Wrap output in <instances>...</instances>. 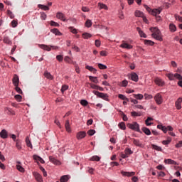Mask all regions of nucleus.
<instances>
[{
	"label": "nucleus",
	"instance_id": "obj_61",
	"mask_svg": "<svg viewBox=\"0 0 182 182\" xmlns=\"http://www.w3.org/2000/svg\"><path fill=\"white\" fill-rule=\"evenodd\" d=\"M56 59L58 62H62L63 60V55H58L56 56Z\"/></svg>",
	"mask_w": 182,
	"mask_h": 182
},
{
	"label": "nucleus",
	"instance_id": "obj_33",
	"mask_svg": "<svg viewBox=\"0 0 182 182\" xmlns=\"http://www.w3.org/2000/svg\"><path fill=\"white\" fill-rule=\"evenodd\" d=\"M85 69H87V70H90V72H92V73H96V72H97L95 68L89 65H86Z\"/></svg>",
	"mask_w": 182,
	"mask_h": 182
},
{
	"label": "nucleus",
	"instance_id": "obj_59",
	"mask_svg": "<svg viewBox=\"0 0 182 182\" xmlns=\"http://www.w3.org/2000/svg\"><path fill=\"white\" fill-rule=\"evenodd\" d=\"M129 84V82L127 80H124L122 82V87H126V86H127V85Z\"/></svg>",
	"mask_w": 182,
	"mask_h": 182
},
{
	"label": "nucleus",
	"instance_id": "obj_28",
	"mask_svg": "<svg viewBox=\"0 0 182 182\" xmlns=\"http://www.w3.org/2000/svg\"><path fill=\"white\" fill-rule=\"evenodd\" d=\"M141 130L146 134V136H150V134H151V132L147 127H142Z\"/></svg>",
	"mask_w": 182,
	"mask_h": 182
},
{
	"label": "nucleus",
	"instance_id": "obj_47",
	"mask_svg": "<svg viewBox=\"0 0 182 182\" xmlns=\"http://www.w3.org/2000/svg\"><path fill=\"white\" fill-rule=\"evenodd\" d=\"M118 97H119V99H121L122 100H126V102H129V98L126 97V96H124L122 94H119L118 95Z\"/></svg>",
	"mask_w": 182,
	"mask_h": 182
},
{
	"label": "nucleus",
	"instance_id": "obj_48",
	"mask_svg": "<svg viewBox=\"0 0 182 182\" xmlns=\"http://www.w3.org/2000/svg\"><path fill=\"white\" fill-rule=\"evenodd\" d=\"M151 147L152 149H154V150H157V151H161V147L155 145V144H151Z\"/></svg>",
	"mask_w": 182,
	"mask_h": 182
},
{
	"label": "nucleus",
	"instance_id": "obj_5",
	"mask_svg": "<svg viewBox=\"0 0 182 182\" xmlns=\"http://www.w3.org/2000/svg\"><path fill=\"white\" fill-rule=\"evenodd\" d=\"M38 46L39 48H41V49H43V50H47V52H50V50H52V48L54 50H56V49H59V47L58 46H50V47L49 46L45 44H39Z\"/></svg>",
	"mask_w": 182,
	"mask_h": 182
},
{
	"label": "nucleus",
	"instance_id": "obj_8",
	"mask_svg": "<svg viewBox=\"0 0 182 182\" xmlns=\"http://www.w3.org/2000/svg\"><path fill=\"white\" fill-rule=\"evenodd\" d=\"M33 176L35 177L36 181L38 182H43V178H42V175H41L38 172H33Z\"/></svg>",
	"mask_w": 182,
	"mask_h": 182
},
{
	"label": "nucleus",
	"instance_id": "obj_54",
	"mask_svg": "<svg viewBox=\"0 0 182 182\" xmlns=\"http://www.w3.org/2000/svg\"><path fill=\"white\" fill-rule=\"evenodd\" d=\"M80 105H82V106H87V105H89V102H87L86 100H82L80 101Z\"/></svg>",
	"mask_w": 182,
	"mask_h": 182
},
{
	"label": "nucleus",
	"instance_id": "obj_63",
	"mask_svg": "<svg viewBox=\"0 0 182 182\" xmlns=\"http://www.w3.org/2000/svg\"><path fill=\"white\" fill-rule=\"evenodd\" d=\"M70 32H72V33H77V30H76V28H73V27H70L69 28Z\"/></svg>",
	"mask_w": 182,
	"mask_h": 182
},
{
	"label": "nucleus",
	"instance_id": "obj_31",
	"mask_svg": "<svg viewBox=\"0 0 182 182\" xmlns=\"http://www.w3.org/2000/svg\"><path fill=\"white\" fill-rule=\"evenodd\" d=\"M98 6L100 9H105V11H107L109 9L107 6L103 3H98Z\"/></svg>",
	"mask_w": 182,
	"mask_h": 182
},
{
	"label": "nucleus",
	"instance_id": "obj_2",
	"mask_svg": "<svg viewBox=\"0 0 182 182\" xmlns=\"http://www.w3.org/2000/svg\"><path fill=\"white\" fill-rule=\"evenodd\" d=\"M127 127L134 132L141 133V131H140V125L136 122H134L132 124H127Z\"/></svg>",
	"mask_w": 182,
	"mask_h": 182
},
{
	"label": "nucleus",
	"instance_id": "obj_7",
	"mask_svg": "<svg viewBox=\"0 0 182 182\" xmlns=\"http://www.w3.org/2000/svg\"><path fill=\"white\" fill-rule=\"evenodd\" d=\"M154 100L156 104L161 105L163 103V96H161V94L158 93L154 96Z\"/></svg>",
	"mask_w": 182,
	"mask_h": 182
},
{
	"label": "nucleus",
	"instance_id": "obj_4",
	"mask_svg": "<svg viewBox=\"0 0 182 182\" xmlns=\"http://www.w3.org/2000/svg\"><path fill=\"white\" fill-rule=\"evenodd\" d=\"M166 76L170 80H176V79H178V80H182V76L178 73H175V74L168 73V74H166Z\"/></svg>",
	"mask_w": 182,
	"mask_h": 182
},
{
	"label": "nucleus",
	"instance_id": "obj_36",
	"mask_svg": "<svg viewBox=\"0 0 182 182\" xmlns=\"http://www.w3.org/2000/svg\"><path fill=\"white\" fill-rule=\"evenodd\" d=\"M69 180V176L68 175H64L60 179V182H66Z\"/></svg>",
	"mask_w": 182,
	"mask_h": 182
},
{
	"label": "nucleus",
	"instance_id": "obj_57",
	"mask_svg": "<svg viewBox=\"0 0 182 182\" xmlns=\"http://www.w3.org/2000/svg\"><path fill=\"white\" fill-rule=\"evenodd\" d=\"M91 89H95V90H97L99 85H96L95 84L89 83Z\"/></svg>",
	"mask_w": 182,
	"mask_h": 182
},
{
	"label": "nucleus",
	"instance_id": "obj_32",
	"mask_svg": "<svg viewBox=\"0 0 182 182\" xmlns=\"http://www.w3.org/2000/svg\"><path fill=\"white\" fill-rule=\"evenodd\" d=\"M50 31L55 35H57L58 36H62V33H60V31H59L58 28L51 29Z\"/></svg>",
	"mask_w": 182,
	"mask_h": 182
},
{
	"label": "nucleus",
	"instance_id": "obj_52",
	"mask_svg": "<svg viewBox=\"0 0 182 182\" xmlns=\"http://www.w3.org/2000/svg\"><path fill=\"white\" fill-rule=\"evenodd\" d=\"M14 98L16 99V100H17V102H21L22 100V96L20 95H15Z\"/></svg>",
	"mask_w": 182,
	"mask_h": 182
},
{
	"label": "nucleus",
	"instance_id": "obj_45",
	"mask_svg": "<svg viewBox=\"0 0 182 182\" xmlns=\"http://www.w3.org/2000/svg\"><path fill=\"white\" fill-rule=\"evenodd\" d=\"M145 45H149V46H153L154 45V42L150 40H144Z\"/></svg>",
	"mask_w": 182,
	"mask_h": 182
},
{
	"label": "nucleus",
	"instance_id": "obj_15",
	"mask_svg": "<svg viewBox=\"0 0 182 182\" xmlns=\"http://www.w3.org/2000/svg\"><path fill=\"white\" fill-rule=\"evenodd\" d=\"M154 82L158 86H164V81H163V80H161V78H159V77L155 78Z\"/></svg>",
	"mask_w": 182,
	"mask_h": 182
},
{
	"label": "nucleus",
	"instance_id": "obj_24",
	"mask_svg": "<svg viewBox=\"0 0 182 182\" xmlns=\"http://www.w3.org/2000/svg\"><path fill=\"white\" fill-rule=\"evenodd\" d=\"M164 163H166V164H173L174 166L177 165V162L173 159H165Z\"/></svg>",
	"mask_w": 182,
	"mask_h": 182
},
{
	"label": "nucleus",
	"instance_id": "obj_62",
	"mask_svg": "<svg viewBox=\"0 0 182 182\" xmlns=\"http://www.w3.org/2000/svg\"><path fill=\"white\" fill-rule=\"evenodd\" d=\"M50 25L51 26H55V27L59 26V23H56V22H55V21H51L50 22Z\"/></svg>",
	"mask_w": 182,
	"mask_h": 182
},
{
	"label": "nucleus",
	"instance_id": "obj_51",
	"mask_svg": "<svg viewBox=\"0 0 182 182\" xmlns=\"http://www.w3.org/2000/svg\"><path fill=\"white\" fill-rule=\"evenodd\" d=\"M11 26L12 28H16L18 26V21L13 20L11 21Z\"/></svg>",
	"mask_w": 182,
	"mask_h": 182
},
{
	"label": "nucleus",
	"instance_id": "obj_55",
	"mask_svg": "<svg viewBox=\"0 0 182 182\" xmlns=\"http://www.w3.org/2000/svg\"><path fill=\"white\" fill-rule=\"evenodd\" d=\"M85 26H87V28H90V26H92V21L87 20L85 22Z\"/></svg>",
	"mask_w": 182,
	"mask_h": 182
},
{
	"label": "nucleus",
	"instance_id": "obj_34",
	"mask_svg": "<svg viewBox=\"0 0 182 182\" xmlns=\"http://www.w3.org/2000/svg\"><path fill=\"white\" fill-rule=\"evenodd\" d=\"M38 7L40 8V9H43V11H49V6H48L38 4Z\"/></svg>",
	"mask_w": 182,
	"mask_h": 182
},
{
	"label": "nucleus",
	"instance_id": "obj_18",
	"mask_svg": "<svg viewBox=\"0 0 182 182\" xmlns=\"http://www.w3.org/2000/svg\"><path fill=\"white\" fill-rule=\"evenodd\" d=\"M56 18H58V19H60V21H63V22L66 21V18H65V14L61 12L57 13Z\"/></svg>",
	"mask_w": 182,
	"mask_h": 182
},
{
	"label": "nucleus",
	"instance_id": "obj_35",
	"mask_svg": "<svg viewBox=\"0 0 182 182\" xmlns=\"http://www.w3.org/2000/svg\"><path fill=\"white\" fill-rule=\"evenodd\" d=\"M89 79H90V80H91V82H93V83H95V84L99 83V80H97V77H96L89 76Z\"/></svg>",
	"mask_w": 182,
	"mask_h": 182
},
{
	"label": "nucleus",
	"instance_id": "obj_16",
	"mask_svg": "<svg viewBox=\"0 0 182 182\" xmlns=\"http://www.w3.org/2000/svg\"><path fill=\"white\" fill-rule=\"evenodd\" d=\"M49 160L51 163H53V164H55L56 166H59V164H60V161L55 159L53 156H49Z\"/></svg>",
	"mask_w": 182,
	"mask_h": 182
},
{
	"label": "nucleus",
	"instance_id": "obj_38",
	"mask_svg": "<svg viewBox=\"0 0 182 182\" xmlns=\"http://www.w3.org/2000/svg\"><path fill=\"white\" fill-rule=\"evenodd\" d=\"M169 29L171 32H176L177 27H176V25L171 23L169 25Z\"/></svg>",
	"mask_w": 182,
	"mask_h": 182
},
{
	"label": "nucleus",
	"instance_id": "obj_14",
	"mask_svg": "<svg viewBox=\"0 0 182 182\" xmlns=\"http://www.w3.org/2000/svg\"><path fill=\"white\" fill-rule=\"evenodd\" d=\"M122 176L125 177H133L136 174V172H126V171H121Z\"/></svg>",
	"mask_w": 182,
	"mask_h": 182
},
{
	"label": "nucleus",
	"instance_id": "obj_23",
	"mask_svg": "<svg viewBox=\"0 0 182 182\" xmlns=\"http://www.w3.org/2000/svg\"><path fill=\"white\" fill-rule=\"evenodd\" d=\"M64 61L66 62L67 63H70L73 65H75L76 63V62H74L73 60H72V58L69 56H65L64 58Z\"/></svg>",
	"mask_w": 182,
	"mask_h": 182
},
{
	"label": "nucleus",
	"instance_id": "obj_26",
	"mask_svg": "<svg viewBox=\"0 0 182 182\" xmlns=\"http://www.w3.org/2000/svg\"><path fill=\"white\" fill-rule=\"evenodd\" d=\"M65 130H66L68 133H70V132H72V130L70 129V124H69V120H67V121L65 122Z\"/></svg>",
	"mask_w": 182,
	"mask_h": 182
},
{
	"label": "nucleus",
	"instance_id": "obj_41",
	"mask_svg": "<svg viewBox=\"0 0 182 182\" xmlns=\"http://www.w3.org/2000/svg\"><path fill=\"white\" fill-rule=\"evenodd\" d=\"M133 96L135 99H137L138 100H141V99H143L144 97L143 95L141 94H134Z\"/></svg>",
	"mask_w": 182,
	"mask_h": 182
},
{
	"label": "nucleus",
	"instance_id": "obj_29",
	"mask_svg": "<svg viewBox=\"0 0 182 182\" xmlns=\"http://www.w3.org/2000/svg\"><path fill=\"white\" fill-rule=\"evenodd\" d=\"M135 16L137 18H143L144 16V14L139 10L135 11Z\"/></svg>",
	"mask_w": 182,
	"mask_h": 182
},
{
	"label": "nucleus",
	"instance_id": "obj_13",
	"mask_svg": "<svg viewBox=\"0 0 182 182\" xmlns=\"http://www.w3.org/2000/svg\"><path fill=\"white\" fill-rule=\"evenodd\" d=\"M182 97H179L175 102V107L178 110L181 109Z\"/></svg>",
	"mask_w": 182,
	"mask_h": 182
},
{
	"label": "nucleus",
	"instance_id": "obj_1",
	"mask_svg": "<svg viewBox=\"0 0 182 182\" xmlns=\"http://www.w3.org/2000/svg\"><path fill=\"white\" fill-rule=\"evenodd\" d=\"M151 32H152V38H154V39H156V41H159L160 42L163 41V37L161 36V32L160 30L157 28H150L149 29Z\"/></svg>",
	"mask_w": 182,
	"mask_h": 182
},
{
	"label": "nucleus",
	"instance_id": "obj_17",
	"mask_svg": "<svg viewBox=\"0 0 182 182\" xmlns=\"http://www.w3.org/2000/svg\"><path fill=\"white\" fill-rule=\"evenodd\" d=\"M4 43H6V45H12V41H11V38H9L7 36H4L3 38Z\"/></svg>",
	"mask_w": 182,
	"mask_h": 182
},
{
	"label": "nucleus",
	"instance_id": "obj_44",
	"mask_svg": "<svg viewBox=\"0 0 182 182\" xmlns=\"http://www.w3.org/2000/svg\"><path fill=\"white\" fill-rule=\"evenodd\" d=\"M91 161H100V157L98 156H93L90 158Z\"/></svg>",
	"mask_w": 182,
	"mask_h": 182
},
{
	"label": "nucleus",
	"instance_id": "obj_37",
	"mask_svg": "<svg viewBox=\"0 0 182 182\" xmlns=\"http://www.w3.org/2000/svg\"><path fill=\"white\" fill-rule=\"evenodd\" d=\"M6 111L7 112V114H11L12 116H15L16 114L15 111L11 108H6Z\"/></svg>",
	"mask_w": 182,
	"mask_h": 182
},
{
	"label": "nucleus",
	"instance_id": "obj_19",
	"mask_svg": "<svg viewBox=\"0 0 182 182\" xmlns=\"http://www.w3.org/2000/svg\"><path fill=\"white\" fill-rule=\"evenodd\" d=\"M33 159L36 160V161H40V163H41L42 164H45V161L41 156L38 155H33Z\"/></svg>",
	"mask_w": 182,
	"mask_h": 182
},
{
	"label": "nucleus",
	"instance_id": "obj_21",
	"mask_svg": "<svg viewBox=\"0 0 182 182\" xmlns=\"http://www.w3.org/2000/svg\"><path fill=\"white\" fill-rule=\"evenodd\" d=\"M136 31L139 33L141 38H147V35H146V33H144V32L141 31V28H140L139 27H137Z\"/></svg>",
	"mask_w": 182,
	"mask_h": 182
},
{
	"label": "nucleus",
	"instance_id": "obj_20",
	"mask_svg": "<svg viewBox=\"0 0 182 182\" xmlns=\"http://www.w3.org/2000/svg\"><path fill=\"white\" fill-rule=\"evenodd\" d=\"M16 167L17 170H18V171H20L21 173H25V168L22 167L20 161H17V165L16 166Z\"/></svg>",
	"mask_w": 182,
	"mask_h": 182
},
{
	"label": "nucleus",
	"instance_id": "obj_43",
	"mask_svg": "<svg viewBox=\"0 0 182 182\" xmlns=\"http://www.w3.org/2000/svg\"><path fill=\"white\" fill-rule=\"evenodd\" d=\"M118 127H119V129H121L122 130H126V124L124 122H120L118 124Z\"/></svg>",
	"mask_w": 182,
	"mask_h": 182
},
{
	"label": "nucleus",
	"instance_id": "obj_64",
	"mask_svg": "<svg viewBox=\"0 0 182 182\" xmlns=\"http://www.w3.org/2000/svg\"><path fill=\"white\" fill-rule=\"evenodd\" d=\"M41 19H43V21H45V19H46V14H45V13H41Z\"/></svg>",
	"mask_w": 182,
	"mask_h": 182
},
{
	"label": "nucleus",
	"instance_id": "obj_11",
	"mask_svg": "<svg viewBox=\"0 0 182 182\" xmlns=\"http://www.w3.org/2000/svg\"><path fill=\"white\" fill-rule=\"evenodd\" d=\"M76 137L77 140H82V139H85V137H86V132H79L78 133H77Z\"/></svg>",
	"mask_w": 182,
	"mask_h": 182
},
{
	"label": "nucleus",
	"instance_id": "obj_60",
	"mask_svg": "<svg viewBox=\"0 0 182 182\" xmlns=\"http://www.w3.org/2000/svg\"><path fill=\"white\" fill-rule=\"evenodd\" d=\"M95 133H96V131L94 129H90L87 132V134H89V136H93V134H95Z\"/></svg>",
	"mask_w": 182,
	"mask_h": 182
},
{
	"label": "nucleus",
	"instance_id": "obj_22",
	"mask_svg": "<svg viewBox=\"0 0 182 182\" xmlns=\"http://www.w3.org/2000/svg\"><path fill=\"white\" fill-rule=\"evenodd\" d=\"M0 137H1V139L8 138V132H6V130L5 129L1 130V132H0Z\"/></svg>",
	"mask_w": 182,
	"mask_h": 182
},
{
	"label": "nucleus",
	"instance_id": "obj_46",
	"mask_svg": "<svg viewBox=\"0 0 182 182\" xmlns=\"http://www.w3.org/2000/svg\"><path fill=\"white\" fill-rule=\"evenodd\" d=\"M124 153H126L127 156H130V154H133V151L129 148L125 149Z\"/></svg>",
	"mask_w": 182,
	"mask_h": 182
},
{
	"label": "nucleus",
	"instance_id": "obj_3",
	"mask_svg": "<svg viewBox=\"0 0 182 182\" xmlns=\"http://www.w3.org/2000/svg\"><path fill=\"white\" fill-rule=\"evenodd\" d=\"M144 8H145V9L151 14V15H160V14H161V9H154L153 10H151V9H150V7H149V6L147 5H144Z\"/></svg>",
	"mask_w": 182,
	"mask_h": 182
},
{
	"label": "nucleus",
	"instance_id": "obj_6",
	"mask_svg": "<svg viewBox=\"0 0 182 182\" xmlns=\"http://www.w3.org/2000/svg\"><path fill=\"white\" fill-rule=\"evenodd\" d=\"M92 93H94V95H95V96H97V97L104 99V100H106V99H107V94H105V93H102V92H100L96 91V90L92 91Z\"/></svg>",
	"mask_w": 182,
	"mask_h": 182
},
{
	"label": "nucleus",
	"instance_id": "obj_49",
	"mask_svg": "<svg viewBox=\"0 0 182 182\" xmlns=\"http://www.w3.org/2000/svg\"><path fill=\"white\" fill-rule=\"evenodd\" d=\"M133 143L135 146H138L140 147V146H141V143H140V141H139L138 139H133Z\"/></svg>",
	"mask_w": 182,
	"mask_h": 182
},
{
	"label": "nucleus",
	"instance_id": "obj_12",
	"mask_svg": "<svg viewBox=\"0 0 182 182\" xmlns=\"http://www.w3.org/2000/svg\"><path fill=\"white\" fill-rule=\"evenodd\" d=\"M120 48H122L123 49H132L133 46L129 45L127 43H125L124 41H122V43L120 45Z\"/></svg>",
	"mask_w": 182,
	"mask_h": 182
},
{
	"label": "nucleus",
	"instance_id": "obj_10",
	"mask_svg": "<svg viewBox=\"0 0 182 182\" xmlns=\"http://www.w3.org/2000/svg\"><path fill=\"white\" fill-rule=\"evenodd\" d=\"M12 82H13V85H14V86H19V77L18 76V75L15 74L14 75Z\"/></svg>",
	"mask_w": 182,
	"mask_h": 182
},
{
	"label": "nucleus",
	"instance_id": "obj_50",
	"mask_svg": "<svg viewBox=\"0 0 182 182\" xmlns=\"http://www.w3.org/2000/svg\"><path fill=\"white\" fill-rule=\"evenodd\" d=\"M97 66H98L99 69H102V70L107 69V66H106L105 65H103L102 63H98Z\"/></svg>",
	"mask_w": 182,
	"mask_h": 182
},
{
	"label": "nucleus",
	"instance_id": "obj_58",
	"mask_svg": "<svg viewBox=\"0 0 182 182\" xmlns=\"http://www.w3.org/2000/svg\"><path fill=\"white\" fill-rule=\"evenodd\" d=\"M69 89V86L68 85H63L61 87V92L63 93V92H65V90H68Z\"/></svg>",
	"mask_w": 182,
	"mask_h": 182
},
{
	"label": "nucleus",
	"instance_id": "obj_39",
	"mask_svg": "<svg viewBox=\"0 0 182 182\" xmlns=\"http://www.w3.org/2000/svg\"><path fill=\"white\" fill-rule=\"evenodd\" d=\"M141 112H136L135 111L131 112V116H133L134 117H139L141 116Z\"/></svg>",
	"mask_w": 182,
	"mask_h": 182
},
{
	"label": "nucleus",
	"instance_id": "obj_9",
	"mask_svg": "<svg viewBox=\"0 0 182 182\" xmlns=\"http://www.w3.org/2000/svg\"><path fill=\"white\" fill-rule=\"evenodd\" d=\"M129 77L133 82H139V75L136 73H132L129 75Z\"/></svg>",
	"mask_w": 182,
	"mask_h": 182
},
{
	"label": "nucleus",
	"instance_id": "obj_40",
	"mask_svg": "<svg viewBox=\"0 0 182 182\" xmlns=\"http://www.w3.org/2000/svg\"><path fill=\"white\" fill-rule=\"evenodd\" d=\"M82 36L84 39H89L90 38H92V34L89 33H84Z\"/></svg>",
	"mask_w": 182,
	"mask_h": 182
},
{
	"label": "nucleus",
	"instance_id": "obj_56",
	"mask_svg": "<svg viewBox=\"0 0 182 182\" xmlns=\"http://www.w3.org/2000/svg\"><path fill=\"white\" fill-rule=\"evenodd\" d=\"M15 90L17 92V93H20V95H22V90L18 87V85L15 86Z\"/></svg>",
	"mask_w": 182,
	"mask_h": 182
},
{
	"label": "nucleus",
	"instance_id": "obj_53",
	"mask_svg": "<svg viewBox=\"0 0 182 182\" xmlns=\"http://www.w3.org/2000/svg\"><path fill=\"white\" fill-rule=\"evenodd\" d=\"M7 15H9L11 19H14V18H15V16H14V14H12V11H11V10L7 11Z\"/></svg>",
	"mask_w": 182,
	"mask_h": 182
},
{
	"label": "nucleus",
	"instance_id": "obj_27",
	"mask_svg": "<svg viewBox=\"0 0 182 182\" xmlns=\"http://www.w3.org/2000/svg\"><path fill=\"white\" fill-rule=\"evenodd\" d=\"M26 143L27 147H30L31 149H33V146H32V143L31 142V140L29 139V136L26 137Z\"/></svg>",
	"mask_w": 182,
	"mask_h": 182
},
{
	"label": "nucleus",
	"instance_id": "obj_25",
	"mask_svg": "<svg viewBox=\"0 0 182 182\" xmlns=\"http://www.w3.org/2000/svg\"><path fill=\"white\" fill-rule=\"evenodd\" d=\"M44 76L45 77H46L47 79H49L50 80H53V76L50 75V73L46 71L44 73Z\"/></svg>",
	"mask_w": 182,
	"mask_h": 182
},
{
	"label": "nucleus",
	"instance_id": "obj_42",
	"mask_svg": "<svg viewBox=\"0 0 182 182\" xmlns=\"http://www.w3.org/2000/svg\"><path fill=\"white\" fill-rule=\"evenodd\" d=\"M170 143H171V139L170 137H168L167 140L162 141V144L164 146H167V144H170Z\"/></svg>",
	"mask_w": 182,
	"mask_h": 182
},
{
	"label": "nucleus",
	"instance_id": "obj_30",
	"mask_svg": "<svg viewBox=\"0 0 182 182\" xmlns=\"http://www.w3.org/2000/svg\"><path fill=\"white\" fill-rule=\"evenodd\" d=\"M157 129L162 130L164 133H167V127L166 126H163L162 124L157 125Z\"/></svg>",
	"mask_w": 182,
	"mask_h": 182
}]
</instances>
